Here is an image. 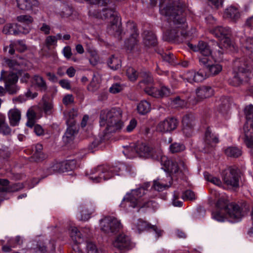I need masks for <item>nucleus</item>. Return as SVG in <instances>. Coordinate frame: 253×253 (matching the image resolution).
Returning <instances> with one entry per match:
<instances>
[{
	"label": "nucleus",
	"mask_w": 253,
	"mask_h": 253,
	"mask_svg": "<svg viewBox=\"0 0 253 253\" xmlns=\"http://www.w3.org/2000/svg\"><path fill=\"white\" fill-rule=\"evenodd\" d=\"M126 74L128 78L131 81H135L138 77V73L134 68L130 67L126 69Z\"/></svg>",
	"instance_id": "53"
},
{
	"label": "nucleus",
	"mask_w": 253,
	"mask_h": 253,
	"mask_svg": "<svg viewBox=\"0 0 253 253\" xmlns=\"http://www.w3.org/2000/svg\"><path fill=\"white\" fill-rule=\"evenodd\" d=\"M208 76L207 73H204L201 70L198 72L190 71L184 74L183 79L189 83H199L206 79Z\"/></svg>",
	"instance_id": "19"
},
{
	"label": "nucleus",
	"mask_w": 253,
	"mask_h": 253,
	"mask_svg": "<svg viewBox=\"0 0 253 253\" xmlns=\"http://www.w3.org/2000/svg\"><path fill=\"white\" fill-rule=\"evenodd\" d=\"M172 177L167 174L165 178H158L153 182V187L158 191H162L171 186Z\"/></svg>",
	"instance_id": "24"
},
{
	"label": "nucleus",
	"mask_w": 253,
	"mask_h": 253,
	"mask_svg": "<svg viewBox=\"0 0 253 253\" xmlns=\"http://www.w3.org/2000/svg\"><path fill=\"white\" fill-rule=\"evenodd\" d=\"M56 38L54 37V36H48L45 40V44L48 48L56 45Z\"/></svg>",
	"instance_id": "56"
},
{
	"label": "nucleus",
	"mask_w": 253,
	"mask_h": 253,
	"mask_svg": "<svg viewBox=\"0 0 253 253\" xmlns=\"http://www.w3.org/2000/svg\"><path fill=\"white\" fill-rule=\"evenodd\" d=\"M124 150L123 151L124 155L128 158H133L135 156V147L132 146H124Z\"/></svg>",
	"instance_id": "45"
},
{
	"label": "nucleus",
	"mask_w": 253,
	"mask_h": 253,
	"mask_svg": "<svg viewBox=\"0 0 253 253\" xmlns=\"http://www.w3.org/2000/svg\"><path fill=\"white\" fill-rule=\"evenodd\" d=\"M231 32L229 27L222 26L216 27L212 31L213 34L220 40L221 43L225 48L230 47L232 45L231 41L228 37Z\"/></svg>",
	"instance_id": "10"
},
{
	"label": "nucleus",
	"mask_w": 253,
	"mask_h": 253,
	"mask_svg": "<svg viewBox=\"0 0 253 253\" xmlns=\"http://www.w3.org/2000/svg\"><path fill=\"white\" fill-rule=\"evenodd\" d=\"M53 104L51 102L44 101L43 105V110L46 114H50L52 113Z\"/></svg>",
	"instance_id": "60"
},
{
	"label": "nucleus",
	"mask_w": 253,
	"mask_h": 253,
	"mask_svg": "<svg viewBox=\"0 0 253 253\" xmlns=\"http://www.w3.org/2000/svg\"><path fill=\"white\" fill-rule=\"evenodd\" d=\"M223 211L216 209V211L212 212V217L213 219L219 222H223L227 218L228 214L226 212L223 213Z\"/></svg>",
	"instance_id": "43"
},
{
	"label": "nucleus",
	"mask_w": 253,
	"mask_h": 253,
	"mask_svg": "<svg viewBox=\"0 0 253 253\" xmlns=\"http://www.w3.org/2000/svg\"><path fill=\"white\" fill-rule=\"evenodd\" d=\"M172 106L175 108H182L186 105V102L179 97H176L172 102Z\"/></svg>",
	"instance_id": "55"
},
{
	"label": "nucleus",
	"mask_w": 253,
	"mask_h": 253,
	"mask_svg": "<svg viewBox=\"0 0 253 253\" xmlns=\"http://www.w3.org/2000/svg\"><path fill=\"white\" fill-rule=\"evenodd\" d=\"M107 64L109 67L112 70H117L121 66V61L120 59L112 55L108 60Z\"/></svg>",
	"instance_id": "40"
},
{
	"label": "nucleus",
	"mask_w": 253,
	"mask_h": 253,
	"mask_svg": "<svg viewBox=\"0 0 253 253\" xmlns=\"http://www.w3.org/2000/svg\"><path fill=\"white\" fill-rule=\"evenodd\" d=\"M244 112L247 122L245 124L244 127L248 123H253V105L250 104L247 106L244 109Z\"/></svg>",
	"instance_id": "41"
},
{
	"label": "nucleus",
	"mask_w": 253,
	"mask_h": 253,
	"mask_svg": "<svg viewBox=\"0 0 253 253\" xmlns=\"http://www.w3.org/2000/svg\"><path fill=\"white\" fill-rule=\"evenodd\" d=\"M29 27H26V28L22 29L20 26L18 27L17 24H14L8 23L5 24L3 28L2 32L6 35H17L21 33L27 34L29 33Z\"/></svg>",
	"instance_id": "20"
},
{
	"label": "nucleus",
	"mask_w": 253,
	"mask_h": 253,
	"mask_svg": "<svg viewBox=\"0 0 253 253\" xmlns=\"http://www.w3.org/2000/svg\"><path fill=\"white\" fill-rule=\"evenodd\" d=\"M15 44L17 49L20 52H23L26 49V46L23 41L19 40L15 42Z\"/></svg>",
	"instance_id": "64"
},
{
	"label": "nucleus",
	"mask_w": 253,
	"mask_h": 253,
	"mask_svg": "<svg viewBox=\"0 0 253 253\" xmlns=\"http://www.w3.org/2000/svg\"><path fill=\"white\" fill-rule=\"evenodd\" d=\"M86 251L87 253H99L96 245L92 242H86Z\"/></svg>",
	"instance_id": "54"
},
{
	"label": "nucleus",
	"mask_w": 253,
	"mask_h": 253,
	"mask_svg": "<svg viewBox=\"0 0 253 253\" xmlns=\"http://www.w3.org/2000/svg\"><path fill=\"white\" fill-rule=\"evenodd\" d=\"M149 186V183H146L145 186H141L126 193L120 204L121 207L127 210L129 207L142 208L149 207L152 201L142 202V197L146 194L147 188Z\"/></svg>",
	"instance_id": "6"
},
{
	"label": "nucleus",
	"mask_w": 253,
	"mask_h": 253,
	"mask_svg": "<svg viewBox=\"0 0 253 253\" xmlns=\"http://www.w3.org/2000/svg\"><path fill=\"white\" fill-rule=\"evenodd\" d=\"M143 43L146 46H155L157 44L155 35L150 31H145L143 33Z\"/></svg>",
	"instance_id": "31"
},
{
	"label": "nucleus",
	"mask_w": 253,
	"mask_h": 253,
	"mask_svg": "<svg viewBox=\"0 0 253 253\" xmlns=\"http://www.w3.org/2000/svg\"><path fill=\"white\" fill-rule=\"evenodd\" d=\"M230 105V103L229 100L227 98H223L221 100L219 111L222 113L227 111L229 109Z\"/></svg>",
	"instance_id": "57"
},
{
	"label": "nucleus",
	"mask_w": 253,
	"mask_h": 253,
	"mask_svg": "<svg viewBox=\"0 0 253 253\" xmlns=\"http://www.w3.org/2000/svg\"><path fill=\"white\" fill-rule=\"evenodd\" d=\"M122 118V110L119 108L102 110L100 116V124L101 126H106L107 132H114L122 128L123 124Z\"/></svg>",
	"instance_id": "5"
},
{
	"label": "nucleus",
	"mask_w": 253,
	"mask_h": 253,
	"mask_svg": "<svg viewBox=\"0 0 253 253\" xmlns=\"http://www.w3.org/2000/svg\"><path fill=\"white\" fill-rule=\"evenodd\" d=\"M72 125L68 126L63 137V141L65 143H68L72 141L75 138V135L77 132V127L73 125V122H72Z\"/></svg>",
	"instance_id": "32"
},
{
	"label": "nucleus",
	"mask_w": 253,
	"mask_h": 253,
	"mask_svg": "<svg viewBox=\"0 0 253 253\" xmlns=\"http://www.w3.org/2000/svg\"><path fill=\"white\" fill-rule=\"evenodd\" d=\"M182 198L184 200H193L195 199V195L191 190H186L183 193Z\"/></svg>",
	"instance_id": "58"
},
{
	"label": "nucleus",
	"mask_w": 253,
	"mask_h": 253,
	"mask_svg": "<svg viewBox=\"0 0 253 253\" xmlns=\"http://www.w3.org/2000/svg\"><path fill=\"white\" fill-rule=\"evenodd\" d=\"M135 151L141 157L151 158L158 160L160 159L165 171L172 174H175L178 177L182 178L183 175L187 172V168L183 162H180L178 164L169 160L167 157L162 155V151L160 149H153L145 144L141 143L136 145Z\"/></svg>",
	"instance_id": "2"
},
{
	"label": "nucleus",
	"mask_w": 253,
	"mask_h": 253,
	"mask_svg": "<svg viewBox=\"0 0 253 253\" xmlns=\"http://www.w3.org/2000/svg\"><path fill=\"white\" fill-rule=\"evenodd\" d=\"M138 112L141 115H145L151 110L150 103L145 100H142L137 105Z\"/></svg>",
	"instance_id": "36"
},
{
	"label": "nucleus",
	"mask_w": 253,
	"mask_h": 253,
	"mask_svg": "<svg viewBox=\"0 0 253 253\" xmlns=\"http://www.w3.org/2000/svg\"><path fill=\"white\" fill-rule=\"evenodd\" d=\"M73 14V10L72 7L69 5H64L63 7L62 11L60 13V16L64 18L72 19Z\"/></svg>",
	"instance_id": "44"
},
{
	"label": "nucleus",
	"mask_w": 253,
	"mask_h": 253,
	"mask_svg": "<svg viewBox=\"0 0 253 253\" xmlns=\"http://www.w3.org/2000/svg\"><path fill=\"white\" fill-rule=\"evenodd\" d=\"M204 177L207 181L212 183L215 185L220 186L221 184V182L219 179L213 177L208 172L204 173Z\"/></svg>",
	"instance_id": "50"
},
{
	"label": "nucleus",
	"mask_w": 253,
	"mask_h": 253,
	"mask_svg": "<svg viewBox=\"0 0 253 253\" xmlns=\"http://www.w3.org/2000/svg\"><path fill=\"white\" fill-rule=\"evenodd\" d=\"M197 101H200L213 95V89L210 86L202 85L195 90Z\"/></svg>",
	"instance_id": "23"
},
{
	"label": "nucleus",
	"mask_w": 253,
	"mask_h": 253,
	"mask_svg": "<svg viewBox=\"0 0 253 253\" xmlns=\"http://www.w3.org/2000/svg\"><path fill=\"white\" fill-rule=\"evenodd\" d=\"M179 194L178 192H174L172 201L173 205L175 207H180L182 206V202L178 200V199H179Z\"/></svg>",
	"instance_id": "59"
},
{
	"label": "nucleus",
	"mask_w": 253,
	"mask_h": 253,
	"mask_svg": "<svg viewBox=\"0 0 253 253\" xmlns=\"http://www.w3.org/2000/svg\"><path fill=\"white\" fill-rule=\"evenodd\" d=\"M225 154L228 157H238L242 155L241 150L237 147H228L224 150Z\"/></svg>",
	"instance_id": "38"
},
{
	"label": "nucleus",
	"mask_w": 253,
	"mask_h": 253,
	"mask_svg": "<svg viewBox=\"0 0 253 253\" xmlns=\"http://www.w3.org/2000/svg\"><path fill=\"white\" fill-rule=\"evenodd\" d=\"M92 8H90L89 9V15L90 16L95 17L96 18H108L109 17L112 18L114 19V16L109 15V11L110 10L114 11L111 9H103L102 11H96L92 8H93V6H92Z\"/></svg>",
	"instance_id": "34"
},
{
	"label": "nucleus",
	"mask_w": 253,
	"mask_h": 253,
	"mask_svg": "<svg viewBox=\"0 0 253 253\" xmlns=\"http://www.w3.org/2000/svg\"><path fill=\"white\" fill-rule=\"evenodd\" d=\"M101 230L106 233L118 232L122 227L120 221L114 217H106L100 221Z\"/></svg>",
	"instance_id": "9"
},
{
	"label": "nucleus",
	"mask_w": 253,
	"mask_h": 253,
	"mask_svg": "<svg viewBox=\"0 0 253 253\" xmlns=\"http://www.w3.org/2000/svg\"><path fill=\"white\" fill-rule=\"evenodd\" d=\"M62 164L61 162H55L51 165L47 170L49 174H52L55 172H63Z\"/></svg>",
	"instance_id": "42"
},
{
	"label": "nucleus",
	"mask_w": 253,
	"mask_h": 253,
	"mask_svg": "<svg viewBox=\"0 0 253 253\" xmlns=\"http://www.w3.org/2000/svg\"><path fill=\"white\" fill-rule=\"evenodd\" d=\"M69 232L71 238L75 243L81 244L83 243L84 241V237L77 227L71 226L69 228Z\"/></svg>",
	"instance_id": "33"
},
{
	"label": "nucleus",
	"mask_w": 253,
	"mask_h": 253,
	"mask_svg": "<svg viewBox=\"0 0 253 253\" xmlns=\"http://www.w3.org/2000/svg\"><path fill=\"white\" fill-rule=\"evenodd\" d=\"M32 84L33 86L42 91L47 90V86L46 82L41 76L38 75L34 76L32 79Z\"/></svg>",
	"instance_id": "30"
},
{
	"label": "nucleus",
	"mask_w": 253,
	"mask_h": 253,
	"mask_svg": "<svg viewBox=\"0 0 253 253\" xmlns=\"http://www.w3.org/2000/svg\"><path fill=\"white\" fill-rule=\"evenodd\" d=\"M10 124L15 126L19 125L21 119V112L16 108L10 109L8 113Z\"/></svg>",
	"instance_id": "28"
},
{
	"label": "nucleus",
	"mask_w": 253,
	"mask_h": 253,
	"mask_svg": "<svg viewBox=\"0 0 253 253\" xmlns=\"http://www.w3.org/2000/svg\"><path fill=\"white\" fill-rule=\"evenodd\" d=\"M188 45L193 51H198L201 54L199 59L213 57L215 60L219 61L222 58L223 49L217 43L213 44L212 49L206 42L203 41L199 42L197 45L189 43Z\"/></svg>",
	"instance_id": "7"
},
{
	"label": "nucleus",
	"mask_w": 253,
	"mask_h": 253,
	"mask_svg": "<svg viewBox=\"0 0 253 253\" xmlns=\"http://www.w3.org/2000/svg\"><path fill=\"white\" fill-rule=\"evenodd\" d=\"M99 83L95 76H93L92 81L87 86V89L89 91L94 92L99 88Z\"/></svg>",
	"instance_id": "49"
},
{
	"label": "nucleus",
	"mask_w": 253,
	"mask_h": 253,
	"mask_svg": "<svg viewBox=\"0 0 253 253\" xmlns=\"http://www.w3.org/2000/svg\"><path fill=\"white\" fill-rule=\"evenodd\" d=\"M75 164L73 160L62 162L63 172L72 170L75 167Z\"/></svg>",
	"instance_id": "48"
},
{
	"label": "nucleus",
	"mask_w": 253,
	"mask_h": 253,
	"mask_svg": "<svg viewBox=\"0 0 253 253\" xmlns=\"http://www.w3.org/2000/svg\"><path fill=\"white\" fill-rule=\"evenodd\" d=\"M95 210V207L91 202L83 203L78 208V218L81 220L86 221L91 217Z\"/></svg>",
	"instance_id": "12"
},
{
	"label": "nucleus",
	"mask_w": 253,
	"mask_h": 253,
	"mask_svg": "<svg viewBox=\"0 0 253 253\" xmlns=\"http://www.w3.org/2000/svg\"><path fill=\"white\" fill-rule=\"evenodd\" d=\"M134 227L133 229L137 231L139 233L146 230L147 228H150L151 224L147 223L146 221H143L141 219H139L136 222H134Z\"/></svg>",
	"instance_id": "37"
},
{
	"label": "nucleus",
	"mask_w": 253,
	"mask_h": 253,
	"mask_svg": "<svg viewBox=\"0 0 253 253\" xmlns=\"http://www.w3.org/2000/svg\"><path fill=\"white\" fill-rule=\"evenodd\" d=\"M169 149L173 153H178L183 151L185 149V146L180 143H173L170 145Z\"/></svg>",
	"instance_id": "51"
},
{
	"label": "nucleus",
	"mask_w": 253,
	"mask_h": 253,
	"mask_svg": "<svg viewBox=\"0 0 253 253\" xmlns=\"http://www.w3.org/2000/svg\"><path fill=\"white\" fill-rule=\"evenodd\" d=\"M87 51L90 56L89 58L90 63L93 66L96 65L99 61V57L96 51L91 49H89Z\"/></svg>",
	"instance_id": "47"
},
{
	"label": "nucleus",
	"mask_w": 253,
	"mask_h": 253,
	"mask_svg": "<svg viewBox=\"0 0 253 253\" xmlns=\"http://www.w3.org/2000/svg\"><path fill=\"white\" fill-rule=\"evenodd\" d=\"M113 246L120 250H129L132 247L130 238L124 234H121L117 237Z\"/></svg>",
	"instance_id": "18"
},
{
	"label": "nucleus",
	"mask_w": 253,
	"mask_h": 253,
	"mask_svg": "<svg viewBox=\"0 0 253 253\" xmlns=\"http://www.w3.org/2000/svg\"><path fill=\"white\" fill-rule=\"evenodd\" d=\"M126 31L130 35V38L125 42L126 48L131 51L137 43L138 34L135 23L128 21L126 23Z\"/></svg>",
	"instance_id": "11"
},
{
	"label": "nucleus",
	"mask_w": 253,
	"mask_h": 253,
	"mask_svg": "<svg viewBox=\"0 0 253 253\" xmlns=\"http://www.w3.org/2000/svg\"><path fill=\"white\" fill-rule=\"evenodd\" d=\"M150 228L155 232L156 234L155 237L157 239L162 237L164 233V231L163 230L155 225H151Z\"/></svg>",
	"instance_id": "63"
},
{
	"label": "nucleus",
	"mask_w": 253,
	"mask_h": 253,
	"mask_svg": "<svg viewBox=\"0 0 253 253\" xmlns=\"http://www.w3.org/2000/svg\"><path fill=\"white\" fill-rule=\"evenodd\" d=\"M46 157L45 154L42 152L40 153H34L32 158L35 161H42L45 159Z\"/></svg>",
	"instance_id": "62"
},
{
	"label": "nucleus",
	"mask_w": 253,
	"mask_h": 253,
	"mask_svg": "<svg viewBox=\"0 0 253 253\" xmlns=\"http://www.w3.org/2000/svg\"><path fill=\"white\" fill-rule=\"evenodd\" d=\"M17 4L22 10L31 11L34 14L39 11V2L37 0H17Z\"/></svg>",
	"instance_id": "17"
},
{
	"label": "nucleus",
	"mask_w": 253,
	"mask_h": 253,
	"mask_svg": "<svg viewBox=\"0 0 253 253\" xmlns=\"http://www.w3.org/2000/svg\"><path fill=\"white\" fill-rule=\"evenodd\" d=\"M182 131L186 136L191 135L193 132V127L194 126V117L191 114L185 115L182 119Z\"/></svg>",
	"instance_id": "22"
},
{
	"label": "nucleus",
	"mask_w": 253,
	"mask_h": 253,
	"mask_svg": "<svg viewBox=\"0 0 253 253\" xmlns=\"http://www.w3.org/2000/svg\"><path fill=\"white\" fill-rule=\"evenodd\" d=\"M223 17L233 22H236L240 18V13L237 7L230 6L225 9Z\"/></svg>",
	"instance_id": "27"
},
{
	"label": "nucleus",
	"mask_w": 253,
	"mask_h": 253,
	"mask_svg": "<svg viewBox=\"0 0 253 253\" xmlns=\"http://www.w3.org/2000/svg\"><path fill=\"white\" fill-rule=\"evenodd\" d=\"M109 15L114 16L113 21L108 27V32L110 34L119 36L122 32L121 18L115 11L110 10Z\"/></svg>",
	"instance_id": "16"
},
{
	"label": "nucleus",
	"mask_w": 253,
	"mask_h": 253,
	"mask_svg": "<svg viewBox=\"0 0 253 253\" xmlns=\"http://www.w3.org/2000/svg\"><path fill=\"white\" fill-rule=\"evenodd\" d=\"M200 63L206 68L208 76L217 75L222 69V67L220 64L212 63L211 58H200Z\"/></svg>",
	"instance_id": "15"
},
{
	"label": "nucleus",
	"mask_w": 253,
	"mask_h": 253,
	"mask_svg": "<svg viewBox=\"0 0 253 253\" xmlns=\"http://www.w3.org/2000/svg\"><path fill=\"white\" fill-rule=\"evenodd\" d=\"M245 142L248 147L251 149V153L253 155V123L247 124L244 128Z\"/></svg>",
	"instance_id": "26"
},
{
	"label": "nucleus",
	"mask_w": 253,
	"mask_h": 253,
	"mask_svg": "<svg viewBox=\"0 0 253 253\" xmlns=\"http://www.w3.org/2000/svg\"><path fill=\"white\" fill-rule=\"evenodd\" d=\"M16 20L18 22L22 23L29 25L32 24L34 19L33 17L29 15H21L17 17Z\"/></svg>",
	"instance_id": "46"
},
{
	"label": "nucleus",
	"mask_w": 253,
	"mask_h": 253,
	"mask_svg": "<svg viewBox=\"0 0 253 253\" xmlns=\"http://www.w3.org/2000/svg\"><path fill=\"white\" fill-rule=\"evenodd\" d=\"M162 57L164 61L171 65L178 64L175 61V56L173 54L169 52L168 53H165L162 55Z\"/></svg>",
	"instance_id": "52"
},
{
	"label": "nucleus",
	"mask_w": 253,
	"mask_h": 253,
	"mask_svg": "<svg viewBox=\"0 0 253 253\" xmlns=\"http://www.w3.org/2000/svg\"><path fill=\"white\" fill-rule=\"evenodd\" d=\"M145 92L149 95L155 98L163 97L169 95L170 91L169 88L166 86H162L160 89L150 86L145 88Z\"/></svg>",
	"instance_id": "21"
},
{
	"label": "nucleus",
	"mask_w": 253,
	"mask_h": 253,
	"mask_svg": "<svg viewBox=\"0 0 253 253\" xmlns=\"http://www.w3.org/2000/svg\"><path fill=\"white\" fill-rule=\"evenodd\" d=\"M224 182L227 185L233 187L239 186V175L236 169L229 168L224 170L222 174Z\"/></svg>",
	"instance_id": "13"
},
{
	"label": "nucleus",
	"mask_w": 253,
	"mask_h": 253,
	"mask_svg": "<svg viewBox=\"0 0 253 253\" xmlns=\"http://www.w3.org/2000/svg\"><path fill=\"white\" fill-rule=\"evenodd\" d=\"M178 121L174 118H167L160 122L157 125L156 129L159 132L167 133L174 130L177 126Z\"/></svg>",
	"instance_id": "14"
},
{
	"label": "nucleus",
	"mask_w": 253,
	"mask_h": 253,
	"mask_svg": "<svg viewBox=\"0 0 253 253\" xmlns=\"http://www.w3.org/2000/svg\"><path fill=\"white\" fill-rule=\"evenodd\" d=\"M123 89V86L119 84H113L109 88V91L112 93H117Z\"/></svg>",
	"instance_id": "61"
},
{
	"label": "nucleus",
	"mask_w": 253,
	"mask_h": 253,
	"mask_svg": "<svg viewBox=\"0 0 253 253\" xmlns=\"http://www.w3.org/2000/svg\"><path fill=\"white\" fill-rule=\"evenodd\" d=\"M243 51L253 58V38L249 37L242 41Z\"/></svg>",
	"instance_id": "29"
},
{
	"label": "nucleus",
	"mask_w": 253,
	"mask_h": 253,
	"mask_svg": "<svg viewBox=\"0 0 253 253\" xmlns=\"http://www.w3.org/2000/svg\"><path fill=\"white\" fill-rule=\"evenodd\" d=\"M216 209L228 214L232 222H238L249 211V206L244 204L240 207L235 203H230L224 196L219 198L216 204Z\"/></svg>",
	"instance_id": "3"
},
{
	"label": "nucleus",
	"mask_w": 253,
	"mask_h": 253,
	"mask_svg": "<svg viewBox=\"0 0 253 253\" xmlns=\"http://www.w3.org/2000/svg\"><path fill=\"white\" fill-rule=\"evenodd\" d=\"M253 71V65L251 60L245 57L237 59L235 62V69L233 77L229 79L230 84L238 86L244 82H247L250 75Z\"/></svg>",
	"instance_id": "4"
},
{
	"label": "nucleus",
	"mask_w": 253,
	"mask_h": 253,
	"mask_svg": "<svg viewBox=\"0 0 253 253\" xmlns=\"http://www.w3.org/2000/svg\"><path fill=\"white\" fill-rule=\"evenodd\" d=\"M0 133L4 135H8L11 133V129L6 123L5 117L0 115Z\"/></svg>",
	"instance_id": "39"
},
{
	"label": "nucleus",
	"mask_w": 253,
	"mask_h": 253,
	"mask_svg": "<svg viewBox=\"0 0 253 253\" xmlns=\"http://www.w3.org/2000/svg\"><path fill=\"white\" fill-rule=\"evenodd\" d=\"M5 72L4 70L1 71L0 81L5 80V88L8 91L13 93L14 91L11 89L13 88L15 84L18 81V77L15 73H12L9 74L7 77L5 79Z\"/></svg>",
	"instance_id": "25"
},
{
	"label": "nucleus",
	"mask_w": 253,
	"mask_h": 253,
	"mask_svg": "<svg viewBox=\"0 0 253 253\" xmlns=\"http://www.w3.org/2000/svg\"><path fill=\"white\" fill-rule=\"evenodd\" d=\"M121 168L118 166L109 167L107 166H101L98 167L91 175L89 179L93 182L98 183L104 180L109 179L114 175H119V172Z\"/></svg>",
	"instance_id": "8"
},
{
	"label": "nucleus",
	"mask_w": 253,
	"mask_h": 253,
	"mask_svg": "<svg viewBox=\"0 0 253 253\" xmlns=\"http://www.w3.org/2000/svg\"><path fill=\"white\" fill-rule=\"evenodd\" d=\"M205 141L206 144L213 146V144L218 142V136L212 133L210 128H208L205 133Z\"/></svg>",
	"instance_id": "35"
},
{
	"label": "nucleus",
	"mask_w": 253,
	"mask_h": 253,
	"mask_svg": "<svg viewBox=\"0 0 253 253\" xmlns=\"http://www.w3.org/2000/svg\"><path fill=\"white\" fill-rule=\"evenodd\" d=\"M158 0H150L151 4L155 6ZM160 13L171 20L170 28L166 32L169 39L180 38L183 42L189 37L186 31L188 25L183 13V4L179 0H159Z\"/></svg>",
	"instance_id": "1"
}]
</instances>
